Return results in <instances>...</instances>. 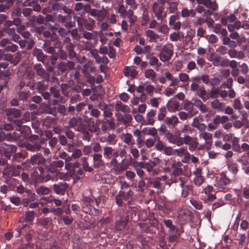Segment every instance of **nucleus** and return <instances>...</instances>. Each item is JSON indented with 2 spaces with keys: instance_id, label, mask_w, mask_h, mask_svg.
Returning <instances> with one entry per match:
<instances>
[{
  "instance_id": "obj_1",
  "label": "nucleus",
  "mask_w": 249,
  "mask_h": 249,
  "mask_svg": "<svg viewBox=\"0 0 249 249\" xmlns=\"http://www.w3.org/2000/svg\"><path fill=\"white\" fill-rule=\"evenodd\" d=\"M104 196H101L95 198L92 196H83L82 203V211L85 213L93 216L101 215L102 211L100 209L95 208L93 205L95 204L98 207L101 200H104Z\"/></svg>"
},
{
  "instance_id": "obj_2",
  "label": "nucleus",
  "mask_w": 249,
  "mask_h": 249,
  "mask_svg": "<svg viewBox=\"0 0 249 249\" xmlns=\"http://www.w3.org/2000/svg\"><path fill=\"white\" fill-rule=\"evenodd\" d=\"M20 168V166L19 165H17V166L13 165L7 166L2 171V175L4 178H9L7 180V183L10 185H14L12 186L13 188H15V186L16 185L17 183H19V181L15 178H12V177H18L19 175Z\"/></svg>"
},
{
  "instance_id": "obj_3",
  "label": "nucleus",
  "mask_w": 249,
  "mask_h": 249,
  "mask_svg": "<svg viewBox=\"0 0 249 249\" xmlns=\"http://www.w3.org/2000/svg\"><path fill=\"white\" fill-rule=\"evenodd\" d=\"M47 173H41L39 176V179L42 182H47L50 180H55L57 179L58 175L60 174V170L56 167L53 166L51 162L46 168Z\"/></svg>"
},
{
  "instance_id": "obj_4",
  "label": "nucleus",
  "mask_w": 249,
  "mask_h": 249,
  "mask_svg": "<svg viewBox=\"0 0 249 249\" xmlns=\"http://www.w3.org/2000/svg\"><path fill=\"white\" fill-rule=\"evenodd\" d=\"M25 88V85L24 81H20L19 83L15 87V92L19 100L26 101L31 95L30 90Z\"/></svg>"
},
{
  "instance_id": "obj_5",
  "label": "nucleus",
  "mask_w": 249,
  "mask_h": 249,
  "mask_svg": "<svg viewBox=\"0 0 249 249\" xmlns=\"http://www.w3.org/2000/svg\"><path fill=\"white\" fill-rule=\"evenodd\" d=\"M16 146L2 143L0 144V157H3L7 160L10 159L13 153L17 151Z\"/></svg>"
},
{
  "instance_id": "obj_6",
  "label": "nucleus",
  "mask_w": 249,
  "mask_h": 249,
  "mask_svg": "<svg viewBox=\"0 0 249 249\" xmlns=\"http://www.w3.org/2000/svg\"><path fill=\"white\" fill-rule=\"evenodd\" d=\"M152 9L154 17L157 19L164 22L167 16V12L164 11V6L158 3H154Z\"/></svg>"
},
{
  "instance_id": "obj_7",
  "label": "nucleus",
  "mask_w": 249,
  "mask_h": 249,
  "mask_svg": "<svg viewBox=\"0 0 249 249\" xmlns=\"http://www.w3.org/2000/svg\"><path fill=\"white\" fill-rule=\"evenodd\" d=\"M220 90L218 88H213L210 92H207L204 87H202L198 91L199 97L205 102L209 98H217L219 97Z\"/></svg>"
},
{
  "instance_id": "obj_8",
  "label": "nucleus",
  "mask_w": 249,
  "mask_h": 249,
  "mask_svg": "<svg viewBox=\"0 0 249 249\" xmlns=\"http://www.w3.org/2000/svg\"><path fill=\"white\" fill-rule=\"evenodd\" d=\"M115 228L116 231H122L126 226L129 218L128 215L124 213H119L115 216Z\"/></svg>"
},
{
  "instance_id": "obj_9",
  "label": "nucleus",
  "mask_w": 249,
  "mask_h": 249,
  "mask_svg": "<svg viewBox=\"0 0 249 249\" xmlns=\"http://www.w3.org/2000/svg\"><path fill=\"white\" fill-rule=\"evenodd\" d=\"M59 47L58 52H56L55 51L52 53H49V54H51L50 57V61L51 64L53 66L56 65L59 58L62 60H66L67 59V52L63 50L61 46Z\"/></svg>"
},
{
  "instance_id": "obj_10",
  "label": "nucleus",
  "mask_w": 249,
  "mask_h": 249,
  "mask_svg": "<svg viewBox=\"0 0 249 249\" xmlns=\"http://www.w3.org/2000/svg\"><path fill=\"white\" fill-rule=\"evenodd\" d=\"M230 182L231 179L227 176L226 173L222 172L216 177L214 186L219 190L223 189L225 186L229 184Z\"/></svg>"
},
{
  "instance_id": "obj_11",
  "label": "nucleus",
  "mask_w": 249,
  "mask_h": 249,
  "mask_svg": "<svg viewBox=\"0 0 249 249\" xmlns=\"http://www.w3.org/2000/svg\"><path fill=\"white\" fill-rule=\"evenodd\" d=\"M85 124H86L81 117H73L69 120L68 126L72 128H74L77 126L75 130L82 131L84 128L83 126Z\"/></svg>"
},
{
  "instance_id": "obj_12",
  "label": "nucleus",
  "mask_w": 249,
  "mask_h": 249,
  "mask_svg": "<svg viewBox=\"0 0 249 249\" xmlns=\"http://www.w3.org/2000/svg\"><path fill=\"white\" fill-rule=\"evenodd\" d=\"M173 54V47L170 44L164 45L160 52V58L161 61H168Z\"/></svg>"
},
{
  "instance_id": "obj_13",
  "label": "nucleus",
  "mask_w": 249,
  "mask_h": 249,
  "mask_svg": "<svg viewBox=\"0 0 249 249\" xmlns=\"http://www.w3.org/2000/svg\"><path fill=\"white\" fill-rule=\"evenodd\" d=\"M133 195V192L129 190L127 192L123 191H120L115 196L116 203L119 206H122L123 204V200L131 199Z\"/></svg>"
},
{
  "instance_id": "obj_14",
  "label": "nucleus",
  "mask_w": 249,
  "mask_h": 249,
  "mask_svg": "<svg viewBox=\"0 0 249 249\" xmlns=\"http://www.w3.org/2000/svg\"><path fill=\"white\" fill-rule=\"evenodd\" d=\"M69 185L65 181L58 182L53 186V192L58 195L63 196L67 191Z\"/></svg>"
},
{
  "instance_id": "obj_15",
  "label": "nucleus",
  "mask_w": 249,
  "mask_h": 249,
  "mask_svg": "<svg viewBox=\"0 0 249 249\" xmlns=\"http://www.w3.org/2000/svg\"><path fill=\"white\" fill-rule=\"evenodd\" d=\"M58 44V47H60L61 42L57 41L53 43L49 38H47L44 40L42 48L46 53H52L55 51V48Z\"/></svg>"
},
{
  "instance_id": "obj_16",
  "label": "nucleus",
  "mask_w": 249,
  "mask_h": 249,
  "mask_svg": "<svg viewBox=\"0 0 249 249\" xmlns=\"http://www.w3.org/2000/svg\"><path fill=\"white\" fill-rule=\"evenodd\" d=\"M35 215L36 213L33 211H28L25 212V221L28 222L29 224L26 223L25 224L22 225L21 226H19L20 233L23 232V231L25 228H30V225H32L33 224V221L35 217Z\"/></svg>"
},
{
  "instance_id": "obj_17",
  "label": "nucleus",
  "mask_w": 249,
  "mask_h": 249,
  "mask_svg": "<svg viewBox=\"0 0 249 249\" xmlns=\"http://www.w3.org/2000/svg\"><path fill=\"white\" fill-rule=\"evenodd\" d=\"M52 81L54 83V85L51 86L50 88V91L51 95L54 98H58L60 96V89L58 86L59 84V79L54 76H52Z\"/></svg>"
},
{
  "instance_id": "obj_18",
  "label": "nucleus",
  "mask_w": 249,
  "mask_h": 249,
  "mask_svg": "<svg viewBox=\"0 0 249 249\" xmlns=\"http://www.w3.org/2000/svg\"><path fill=\"white\" fill-rule=\"evenodd\" d=\"M161 160L159 158H154L153 160H150L147 162L141 161L140 164L141 167H143V169H146V171L150 173L153 170V168L160 164Z\"/></svg>"
},
{
  "instance_id": "obj_19",
  "label": "nucleus",
  "mask_w": 249,
  "mask_h": 249,
  "mask_svg": "<svg viewBox=\"0 0 249 249\" xmlns=\"http://www.w3.org/2000/svg\"><path fill=\"white\" fill-rule=\"evenodd\" d=\"M20 81H24L25 87H28L32 90H35L36 86V82L34 74H28L26 78L23 77Z\"/></svg>"
},
{
  "instance_id": "obj_20",
  "label": "nucleus",
  "mask_w": 249,
  "mask_h": 249,
  "mask_svg": "<svg viewBox=\"0 0 249 249\" xmlns=\"http://www.w3.org/2000/svg\"><path fill=\"white\" fill-rule=\"evenodd\" d=\"M75 67L73 61L70 60L67 62L61 61L58 65V70L62 73L73 70Z\"/></svg>"
},
{
  "instance_id": "obj_21",
  "label": "nucleus",
  "mask_w": 249,
  "mask_h": 249,
  "mask_svg": "<svg viewBox=\"0 0 249 249\" xmlns=\"http://www.w3.org/2000/svg\"><path fill=\"white\" fill-rule=\"evenodd\" d=\"M6 115L8 120L12 121L14 119H18L20 117L21 115V110L16 108H10L5 110Z\"/></svg>"
},
{
  "instance_id": "obj_22",
  "label": "nucleus",
  "mask_w": 249,
  "mask_h": 249,
  "mask_svg": "<svg viewBox=\"0 0 249 249\" xmlns=\"http://www.w3.org/2000/svg\"><path fill=\"white\" fill-rule=\"evenodd\" d=\"M93 157V166L95 169H103L105 167V163L102 159L101 154L94 153L92 155Z\"/></svg>"
},
{
  "instance_id": "obj_23",
  "label": "nucleus",
  "mask_w": 249,
  "mask_h": 249,
  "mask_svg": "<svg viewBox=\"0 0 249 249\" xmlns=\"http://www.w3.org/2000/svg\"><path fill=\"white\" fill-rule=\"evenodd\" d=\"M26 161L31 163L32 165H43L46 161L45 158L41 154H36L32 156L30 159L27 160Z\"/></svg>"
},
{
  "instance_id": "obj_24",
  "label": "nucleus",
  "mask_w": 249,
  "mask_h": 249,
  "mask_svg": "<svg viewBox=\"0 0 249 249\" xmlns=\"http://www.w3.org/2000/svg\"><path fill=\"white\" fill-rule=\"evenodd\" d=\"M49 81L50 77L47 76L46 78H44V80L37 82L36 83V90L39 93H42V92L48 89L49 87Z\"/></svg>"
},
{
  "instance_id": "obj_25",
  "label": "nucleus",
  "mask_w": 249,
  "mask_h": 249,
  "mask_svg": "<svg viewBox=\"0 0 249 249\" xmlns=\"http://www.w3.org/2000/svg\"><path fill=\"white\" fill-rule=\"evenodd\" d=\"M198 4H203L206 8L211 9L212 10H217L218 8V4L214 0L212 1L211 0H196Z\"/></svg>"
},
{
  "instance_id": "obj_26",
  "label": "nucleus",
  "mask_w": 249,
  "mask_h": 249,
  "mask_svg": "<svg viewBox=\"0 0 249 249\" xmlns=\"http://www.w3.org/2000/svg\"><path fill=\"white\" fill-rule=\"evenodd\" d=\"M192 79L193 82L190 85V89L193 91H196V95L199 97L198 91L202 87H204L203 86L200 87L199 85L200 76H195L192 77Z\"/></svg>"
},
{
  "instance_id": "obj_27",
  "label": "nucleus",
  "mask_w": 249,
  "mask_h": 249,
  "mask_svg": "<svg viewBox=\"0 0 249 249\" xmlns=\"http://www.w3.org/2000/svg\"><path fill=\"white\" fill-rule=\"evenodd\" d=\"M166 106L169 112H174L179 109L180 104L175 98H173L170 100Z\"/></svg>"
},
{
  "instance_id": "obj_28",
  "label": "nucleus",
  "mask_w": 249,
  "mask_h": 249,
  "mask_svg": "<svg viewBox=\"0 0 249 249\" xmlns=\"http://www.w3.org/2000/svg\"><path fill=\"white\" fill-rule=\"evenodd\" d=\"M15 0H0V12H6L14 4Z\"/></svg>"
},
{
  "instance_id": "obj_29",
  "label": "nucleus",
  "mask_w": 249,
  "mask_h": 249,
  "mask_svg": "<svg viewBox=\"0 0 249 249\" xmlns=\"http://www.w3.org/2000/svg\"><path fill=\"white\" fill-rule=\"evenodd\" d=\"M32 55L35 57L36 60L40 62L44 63L45 61L46 55H45L43 51L41 49L36 48L32 51Z\"/></svg>"
},
{
  "instance_id": "obj_30",
  "label": "nucleus",
  "mask_w": 249,
  "mask_h": 249,
  "mask_svg": "<svg viewBox=\"0 0 249 249\" xmlns=\"http://www.w3.org/2000/svg\"><path fill=\"white\" fill-rule=\"evenodd\" d=\"M115 124L112 119H106L103 121L101 125V129L103 131H106L108 130L114 129Z\"/></svg>"
},
{
  "instance_id": "obj_31",
  "label": "nucleus",
  "mask_w": 249,
  "mask_h": 249,
  "mask_svg": "<svg viewBox=\"0 0 249 249\" xmlns=\"http://www.w3.org/2000/svg\"><path fill=\"white\" fill-rule=\"evenodd\" d=\"M33 69L36 71V74L38 76L43 78H46L47 76L50 77V75L46 72L45 69L40 64H36L34 65L33 66Z\"/></svg>"
},
{
  "instance_id": "obj_32",
  "label": "nucleus",
  "mask_w": 249,
  "mask_h": 249,
  "mask_svg": "<svg viewBox=\"0 0 249 249\" xmlns=\"http://www.w3.org/2000/svg\"><path fill=\"white\" fill-rule=\"evenodd\" d=\"M199 138L203 139L205 141L206 145L209 148L212 146L213 142V135L209 132H200L199 134Z\"/></svg>"
},
{
  "instance_id": "obj_33",
  "label": "nucleus",
  "mask_w": 249,
  "mask_h": 249,
  "mask_svg": "<svg viewBox=\"0 0 249 249\" xmlns=\"http://www.w3.org/2000/svg\"><path fill=\"white\" fill-rule=\"evenodd\" d=\"M182 179V178L180 177L179 178V179L180 180V185L182 187L181 196L185 198L188 196L190 192L193 190V186L189 185L184 186V181Z\"/></svg>"
},
{
  "instance_id": "obj_34",
  "label": "nucleus",
  "mask_w": 249,
  "mask_h": 249,
  "mask_svg": "<svg viewBox=\"0 0 249 249\" xmlns=\"http://www.w3.org/2000/svg\"><path fill=\"white\" fill-rule=\"evenodd\" d=\"M177 17L175 15H172L169 18V25L172 29L178 30L180 29L181 23L180 21H176Z\"/></svg>"
},
{
  "instance_id": "obj_35",
  "label": "nucleus",
  "mask_w": 249,
  "mask_h": 249,
  "mask_svg": "<svg viewBox=\"0 0 249 249\" xmlns=\"http://www.w3.org/2000/svg\"><path fill=\"white\" fill-rule=\"evenodd\" d=\"M10 72L8 70L3 71L1 73V77L0 78V83L4 88L8 87V83L10 81Z\"/></svg>"
},
{
  "instance_id": "obj_36",
  "label": "nucleus",
  "mask_w": 249,
  "mask_h": 249,
  "mask_svg": "<svg viewBox=\"0 0 249 249\" xmlns=\"http://www.w3.org/2000/svg\"><path fill=\"white\" fill-rule=\"evenodd\" d=\"M156 111L153 109L151 110L150 111L146 114V119L143 121L142 124L145 125H153L155 122V120L154 119Z\"/></svg>"
},
{
  "instance_id": "obj_37",
  "label": "nucleus",
  "mask_w": 249,
  "mask_h": 249,
  "mask_svg": "<svg viewBox=\"0 0 249 249\" xmlns=\"http://www.w3.org/2000/svg\"><path fill=\"white\" fill-rule=\"evenodd\" d=\"M41 143V142H37L33 143H27L25 144V147L27 150L36 152L40 150Z\"/></svg>"
},
{
  "instance_id": "obj_38",
  "label": "nucleus",
  "mask_w": 249,
  "mask_h": 249,
  "mask_svg": "<svg viewBox=\"0 0 249 249\" xmlns=\"http://www.w3.org/2000/svg\"><path fill=\"white\" fill-rule=\"evenodd\" d=\"M133 134L137 137L136 142L138 145V147H142L144 144V137L142 134L141 131L139 129H136L133 132Z\"/></svg>"
},
{
  "instance_id": "obj_39",
  "label": "nucleus",
  "mask_w": 249,
  "mask_h": 249,
  "mask_svg": "<svg viewBox=\"0 0 249 249\" xmlns=\"http://www.w3.org/2000/svg\"><path fill=\"white\" fill-rule=\"evenodd\" d=\"M115 109L117 111H122L124 113H129L130 111L129 107L127 105L123 104L120 101L116 102Z\"/></svg>"
},
{
  "instance_id": "obj_40",
  "label": "nucleus",
  "mask_w": 249,
  "mask_h": 249,
  "mask_svg": "<svg viewBox=\"0 0 249 249\" xmlns=\"http://www.w3.org/2000/svg\"><path fill=\"white\" fill-rule=\"evenodd\" d=\"M179 122L178 118L175 115L167 117L164 120V124L168 126H175Z\"/></svg>"
},
{
  "instance_id": "obj_41",
  "label": "nucleus",
  "mask_w": 249,
  "mask_h": 249,
  "mask_svg": "<svg viewBox=\"0 0 249 249\" xmlns=\"http://www.w3.org/2000/svg\"><path fill=\"white\" fill-rule=\"evenodd\" d=\"M68 126L64 127V135L69 140V142H72L75 137V133Z\"/></svg>"
},
{
  "instance_id": "obj_42",
  "label": "nucleus",
  "mask_w": 249,
  "mask_h": 249,
  "mask_svg": "<svg viewBox=\"0 0 249 249\" xmlns=\"http://www.w3.org/2000/svg\"><path fill=\"white\" fill-rule=\"evenodd\" d=\"M113 149L112 147L106 146L103 147V156L106 160H109L112 157Z\"/></svg>"
},
{
  "instance_id": "obj_43",
  "label": "nucleus",
  "mask_w": 249,
  "mask_h": 249,
  "mask_svg": "<svg viewBox=\"0 0 249 249\" xmlns=\"http://www.w3.org/2000/svg\"><path fill=\"white\" fill-rule=\"evenodd\" d=\"M48 12L59 11L62 10L63 4L60 2H49Z\"/></svg>"
},
{
  "instance_id": "obj_44",
  "label": "nucleus",
  "mask_w": 249,
  "mask_h": 249,
  "mask_svg": "<svg viewBox=\"0 0 249 249\" xmlns=\"http://www.w3.org/2000/svg\"><path fill=\"white\" fill-rule=\"evenodd\" d=\"M13 133H8V141H16L18 140L21 135V130L17 131L15 130Z\"/></svg>"
},
{
  "instance_id": "obj_45",
  "label": "nucleus",
  "mask_w": 249,
  "mask_h": 249,
  "mask_svg": "<svg viewBox=\"0 0 249 249\" xmlns=\"http://www.w3.org/2000/svg\"><path fill=\"white\" fill-rule=\"evenodd\" d=\"M60 89L62 94L66 96H69L70 95V91L73 90L71 85L67 83L61 84Z\"/></svg>"
},
{
  "instance_id": "obj_46",
  "label": "nucleus",
  "mask_w": 249,
  "mask_h": 249,
  "mask_svg": "<svg viewBox=\"0 0 249 249\" xmlns=\"http://www.w3.org/2000/svg\"><path fill=\"white\" fill-rule=\"evenodd\" d=\"M28 119H16L13 120L12 122L14 125H16L17 127L15 128V130L17 131L21 130V126L23 124L28 122Z\"/></svg>"
},
{
  "instance_id": "obj_47",
  "label": "nucleus",
  "mask_w": 249,
  "mask_h": 249,
  "mask_svg": "<svg viewBox=\"0 0 249 249\" xmlns=\"http://www.w3.org/2000/svg\"><path fill=\"white\" fill-rule=\"evenodd\" d=\"M127 18L130 24L132 25L134 24L137 19V17L134 15V13L133 10L129 9L125 14V18Z\"/></svg>"
},
{
  "instance_id": "obj_48",
  "label": "nucleus",
  "mask_w": 249,
  "mask_h": 249,
  "mask_svg": "<svg viewBox=\"0 0 249 249\" xmlns=\"http://www.w3.org/2000/svg\"><path fill=\"white\" fill-rule=\"evenodd\" d=\"M181 15L183 18H187L188 17L194 18L196 16V12L194 9L189 10L186 8H184L182 9Z\"/></svg>"
},
{
  "instance_id": "obj_49",
  "label": "nucleus",
  "mask_w": 249,
  "mask_h": 249,
  "mask_svg": "<svg viewBox=\"0 0 249 249\" xmlns=\"http://www.w3.org/2000/svg\"><path fill=\"white\" fill-rule=\"evenodd\" d=\"M58 141L62 146H66L68 145L70 149L72 146V144L69 143V140L63 134L59 135L58 136Z\"/></svg>"
},
{
  "instance_id": "obj_50",
  "label": "nucleus",
  "mask_w": 249,
  "mask_h": 249,
  "mask_svg": "<svg viewBox=\"0 0 249 249\" xmlns=\"http://www.w3.org/2000/svg\"><path fill=\"white\" fill-rule=\"evenodd\" d=\"M133 166L134 167L138 176L142 178L143 176L144 172L142 170V169H143V167H141V165L140 164V162H138L137 161L134 162L133 163Z\"/></svg>"
},
{
  "instance_id": "obj_51",
  "label": "nucleus",
  "mask_w": 249,
  "mask_h": 249,
  "mask_svg": "<svg viewBox=\"0 0 249 249\" xmlns=\"http://www.w3.org/2000/svg\"><path fill=\"white\" fill-rule=\"evenodd\" d=\"M15 126L12 123H4L0 124V129L5 131H10L15 130Z\"/></svg>"
},
{
  "instance_id": "obj_52",
  "label": "nucleus",
  "mask_w": 249,
  "mask_h": 249,
  "mask_svg": "<svg viewBox=\"0 0 249 249\" xmlns=\"http://www.w3.org/2000/svg\"><path fill=\"white\" fill-rule=\"evenodd\" d=\"M67 18L65 19L62 24H64V26L66 29L69 30L75 26V23L71 21V16L67 15Z\"/></svg>"
},
{
  "instance_id": "obj_53",
  "label": "nucleus",
  "mask_w": 249,
  "mask_h": 249,
  "mask_svg": "<svg viewBox=\"0 0 249 249\" xmlns=\"http://www.w3.org/2000/svg\"><path fill=\"white\" fill-rule=\"evenodd\" d=\"M84 27L87 30L92 31L95 27V21L91 18L85 19Z\"/></svg>"
},
{
  "instance_id": "obj_54",
  "label": "nucleus",
  "mask_w": 249,
  "mask_h": 249,
  "mask_svg": "<svg viewBox=\"0 0 249 249\" xmlns=\"http://www.w3.org/2000/svg\"><path fill=\"white\" fill-rule=\"evenodd\" d=\"M38 223L39 225H41L43 228H47V226L52 224V218L50 217L41 218L38 219Z\"/></svg>"
},
{
  "instance_id": "obj_55",
  "label": "nucleus",
  "mask_w": 249,
  "mask_h": 249,
  "mask_svg": "<svg viewBox=\"0 0 249 249\" xmlns=\"http://www.w3.org/2000/svg\"><path fill=\"white\" fill-rule=\"evenodd\" d=\"M73 249H86V244L79 238L73 243Z\"/></svg>"
},
{
  "instance_id": "obj_56",
  "label": "nucleus",
  "mask_w": 249,
  "mask_h": 249,
  "mask_svg": "<svg viewBox=\"0 0 249 249\" xmlns=\"http://www.w3.org/2000/svg\"><path fill=\"white\" fill-rule=\"evenodd\" d=\"M84 128L82 131H79L82 133V139L84 141H89L91 137V135L87 129V124H86L84 126Z\"/></svg>"
},
{
  "instance_id": "obj_57",
  "label": "nucleus",
  "mask_w": 249,
  "mask_h": 249,
  "mask_svg": "<svg viewBox=\"0 0 249 249\" xmlns=\"http://www.w3.org/2000/svg\"><path fill=\"white\" fill-rule=\"evenodd\" d=\"M82 71L85 72L84 77L86 78L87 82L89 83L91 86H94L95 83V78L94 76L91 75L88 72H85V70H84V69Z\"/></svg>"
},
{
  "instance_id": "obj_58",
  "label": "nucleus",
  "mask_w": 249,
  "mask_h": 249,
  "mask_svg": "<svg viewBox=\"0 0 249 249\" xmlns=\"http://www.w3.org/2000/svg\"><path fill=\"white\" fill-rule=\"evenodd\" d=\"M50 192L49 188L44 186H39L36 190V193L40 196L48 195Z\"/></svg>"
},
{
  "instance_id": "obj_59",
  "label": "nucleus",
  "mask_w": 249,
  "mask_h": 249,
  "mask_svg": "<svg viewBox=\"0 0 249 249\" xmlns=\"http://www.w3.org/2000/svg\"><path fill=\"white\" fill-rule=\"evenodd\" d=\"M213 108L222 110L223 109V104L221 103L218 99H215L211 103Z\"/></svg>"
},
{
  "instance_id": "obj_60",
  "label": "nucleus",
  "mask_w": 249,
  "mask_h": 249,
  "mask_svg": "<svg viewBox=\"0 0 249 249\" xmlns=\"http://www.w3.org/2000/svg\"><path fill=\"white\" fill-rule=\"evenodd\" d=\"M107 142L110 145H114L117 142L116 135L114 134L107 135Z\"/></svg>"
},
{
  "instance_id": "obj_61",
  "label": "nucleus",
  "mask_w": 249,
  "mask_h": 249,
  "mask_svg": "<svg viewBox=\"0 0 249 249\" xmlns=\"http://www.w3.org/2000/svg\"><path fill=\"white\" fill-rule=\"evenodd\" d=\"M162 22L160 21V23L159 25L158 31L164 34H167L169 31V28L164 23L161 24Z\"/></svg>"
},
{
  "instance_id": "obj_62",
  "label": "nucleus",
  "mask_w": 249,
  "mask_h": 249,
  "mask_svg": "<svg viewBox=\"0 0 249 249\" xmlns=\"http://www.w3.org/2000/svg\"><path fill=\"white\" fill-rule=\"evenodd\" d=\"M144 76L147 78H151V80L155 82L156 80H154L156 77V73L152 69H148L145 71L144 72Z\"/></svg>"
},
{
  "instance_id": "obj_63",
  "label": "nucleus",
  "mask_w": 249,
  "mask_h": 249,
  "mask_svg": "<svg viewBox=\"0 0 249 249\" xmlns=\"http://www.w3.org/2000/svg\"><path fill=\"white\" fill-rule=\"evenodd\" d=\"M191 204L197 210H201L202 208V203L201 201L195 200L193 198H191L190 199Z\"/></svg>"
},
{
  "instance_id": "obj_64",
  "label": "nucleus",
  "mask_w": 249,
  "mask_h": 249,
  "mask_svg": "<svg viewBox=\"0 0 249 249\" xmlns=\"http://www.w3.org/2000/svg\"><path fill=\"white\" fill-rule=\"evenodd\" d=\"M55 31L61 37L66 36L69 33V30L67 31L66 29H65L63 27L60 26L55 28Z\"/></svg>"
}]
</instances>
